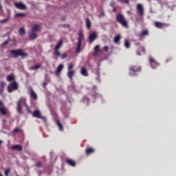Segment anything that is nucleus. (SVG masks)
Returning <instances> with one entry per match:
<instances>
[{
    "label": "nucleus",
    "instance_id": "f257e3e1",
    "mask_svg": "<svg viewBox=\"0 0 176 176\" xmlns=\"http://www.w3.org/2000/svg\"><path fill=\"white\" fill-rule=\"evenodd\" d=\"M86 89L87 90H88V93L87 95L82 97V98L81 99V102H83V104H85L86 105H89V104H90V98H91V97L95 100L98 98L102 104L105 102V98H104V96L97 92V90H98L97 86L96 85H92L91 87L87 86Z\"/></svg>",
    "mask_w": 176,
    "mask_h": 176
},
{
    "label": "nucleus",
    "instance_id": "f03ea898",
    "mask_svg": "<svg viewBox=\"0 0 176 176\" xmlns=\"http://www.w3.org/2000/svg\"><path fill=\"white\" fill-rule=\"evenodd\" d=\"M24 105L25 106V108H26L28 112L29 113H32V112H31V110H30V108L28 107V105H27V104L25 103V98H21L17 102V112H18V113H23L22 108H23V107H24Z\"/></svg>",
    "mask_w": 176,
    "mask_h": 176
},
{
    "label": "nucleus",
    "instance_id": "7ed1b4c3",
    "mask_svg": "<svg viewBox=\"0 0 176 176\" xmlns=\"http://www.w3.org/2000/svg\"><path fill=\"white\" fill-rule=\"evenodd\" d=\"M142 71V67L138 65H132L129 67V76H137L138 72Z\"/></svg>",
    "mask_w": 176,
    "mask_h": 176
},
{
    "label": "nucleus",
    "instance_id": "20e7f679",
    "mask_svg": "<svg viewBox=\"0 0 176 176\" xmlns=\"http://www.w3.org/2000/svg\"><path fill=\"white\" fill-rule=\"evenodd\" d=\"M10 56L11 57H19V56H21V57H27L28 54L24 51L21 50H11Z\"/></svg>",
    "mask_w": 176,
    "mask_h": 176
},
{
    "label": "nucleus",
    "instance_id": "39448f33",
    "mask_svg": "<svg viewBox=\"0 0 176 176\" xmlns=\"http://www.w3.org/2000/svg\"><path fill=\"white\" fill-rule=\"evenodd\" d=\"M83 33L82 32H79L78 33V43L77 47L76 48V53H79L80 52H82V41H83Z\"/></svg>",
    "mask_w": 176,
    "mask_h": 176
},
{
    "label": "nucleus",
    "instance_id": "423d86ee",
    "mask_svg": "<svg viewBox=\"0 0 176 176\" xmlns=\"http://www.w3.org/2000/svg\"><path fill=\"white\" fill-rule=\"evenodd\" d=\"M74 63H70L67 66V76L69 79H70V80H72V78H74V76L75 75V70H74Z\"/></svg>",
    "mask_w": 176,
    "mask_h": 176
},
{
    "label": "nucleus",
    "instance_id": "0eeeda50",
    "mask_svg": "<svg viewBox=\"0 0 176 176\" xmlns=\"http://www.w3.org/2000/svg\"><path fill=\"white\" fill-rule=\"evenodd\" d=\"M148 63L150 64L151 68H152L153 69H156V68H157V67L160 65V63L156 61V59H155V58L152 56H150L148 58Z\"/></svg>",
    "mask_w": 176,
    "mask_h": 176
},
{
    "label": "nucleus",
    "instance_id": "6e6552de",
    "mask_svg": "<svg viewBox=\"0 0 176 176\" xmlns=\"http://www.w3.org/2000/svg\"><path fill=\"white\" fill-rule=\"evenodd\" d=\"M117 21H119L120 24L125 28H127V21L124 19V16L122 14H118L117 15Z\"/></svg>",
    "mask_w": 176,
    "mask_h": 176
},
{
    "label": "nucleus",
    "instance_id": "1a4fd4ad",
    "mask_svg": "<svg viewBox=\"0 0 176 176\" xmlns=\"http://www.w3.org/2000/svg\"><path fill=\"white\" fill-rule=\"evenodd\" d=\"M17 89H19V83H17V82H11L8 86V93H12V91H14V90H17Z\"/></svg>",
    "mask_w": 176,
    "mask_h": 176
},
{
    "label": "nucleus",
    "instance_id": "9d476101",
    "mask_svg": "<svg viewBox=\"0 0 176 176\" xmlns=\"http://www.w3.org/2000/svg\"><path fill=\"white\" fill-rule=\"evenodd\" d=\"M96 152V148L94 147L87 146L85 148V155L87 156H91V155L94 154Z\"/></svg>",
    "mask_w": 176,
    "mask_h": 176
},
{
    "label": "nucleus",
    "instance_id": "9b49d317",
    "mask_svg": "<svg viewBox=\"0 0 176 176\" xmlns=\"http://www.w3.org/2000/svg\"><path fill=\"white\" fill-rule=\"evenodd\" d=\"M32 116L34 118H37L38 119H42V114L41 113V111L38 109H36L33 113H32Z\"/></svg>",
    "mask_w": 176,
    "mask_h": 176
},
{
    "label": "nucleus",
    "instance_id": "f8f14e48",
    "mask_svg": "<svg viewBox=\"0 0 176 176\" xmlns=\"http://www.w3.org/2000/svg\"><path fill=\"white\" fill-rule=\"evenodd\" d=\"M14 6L17 8V9H20L21 10H24L26 8L25 5H24V3H23L22 2H15Z\"/></svg>",
    "mask_w": 176,
    "mask_h": 176
},
{
    "label": "nucleus",
    "instance_id": "ddd939ff",
    "mask_svg": "<svg viewBox=\"0 0 176 176\" xmlns=\"http://www.w3.org/2000/svg\"><path fill=\"white\" fill-rule=\"evenodd\" d=\"M63 69H64V65L60 64L58 66L56 71L55 72L56 76H58V75H60V74H61V71H63Z\"/></svg>",
    "mask_w": 176,
    "mask_h": 176
},
{
    "label": "nucleus",
    "instance_id": "4468645a",
    "mask_svg": "<svg viewBox=\"0 0 176 176\" xmlns=\"http://www.w3.org/2000/svg\"><path fill=\"white\" fill-rule=\"evenodd\" d=\"M137 10L141 16H144V7L142 4L139 3L137 5Z\"/></svg>",
    "mask_w": 176,
    "mask_h": 176
},
{
    "label": "nucleus",
    "instance_id": "2eb2a0df",
    "mask_svg": "<svg viewBox=\"0 0 176 176\" xmlns=\"http://www.w3.org/2000/svg\"><path fill=\"white\" fill-rule=\"evenodd\" d=\"M96 38L97 33H92L89 36V41L90 42V43H91L92 42H94V41H96Z\"/></svg>",
    "mask_w": 176,
    "mask_h": 176
},
{
    "label": "nucleus",
    "instance_id": "dca6fc26",
    "mask_svg": "<svg viewBox=\"0 0 176 176\" xmlns=\"http://www.w3.org/2000/svg\"><path fill=\"white\" fill-rule=\"evenodd\" d=\"M32 31H34V32H39L41 31V25L34 24L32 26Z\"/></svg>",
    "mask_w": 176,
    "mask_h": 176
},
{
    "label": "nucleus",
    "instance_id": "f3484780",
    "mask_svg": "<svg viewBox=\"0 0 176 176\" xmlns=\"http://www.w3.org/2000/svg\"><path fill=\"white\" fill-rule=\"evenodd\" d=\"M80 74L82 76H89V73L87 72V69L86 67H82L80 69Z\"/></svg>",
    "mask_w": 176,
    "mask_h": 176
},
{
    "label": "nucleus",
    "instance_id": "a211bd4d",
    "mask_svg": "<svg viewBox=\"0 0 176 176\" xmlns=\"http://www.w3.org/2000/svg\"><path fill=\"white\" fill-rule=\"evenodd\" d=\"M29 36L30 39H36V38H38V35H36V32H34L33 30H31L30 32H29Z\"/></svg>",
    "mask_w": 176,
    "mask_h": 176
},
{
    "label": "nucleus",
    "instance_id": "6ab92c4d",
    "mask_svg": "<svg viewBox=\"0 0 176 176\" xmlns=\"http://www.w3.org/2000/svg\"><path fill=\"white\" fill-rule=\"evenodd\" d=\"M41 68V65H36L34 66H32L29 67V71H33L34 72H36L38 69Z\"/></svg>",
    "mask_w": 176,
    "mask_h": 176
},
{
    "label": "nucleus",
    "instance_id": "aec40b11",
    "mask_svg": "<svg viewBox=\"0 0 176 176\" xmlns=\"http://www.w3.org/2000/svg\"><path fill=\"white\" fill-rule=\"evenodd\" d=\"M56 123L58 130L60 131H64V126H63V124H61L58 120H56Z\"/></svg>",
    "mask_w": 176,
    "mask_h": 176
},
{
    "label": "nucleus",
    "instance_id": "412c9836",
    "mask_svg": "<svg viewBox=\"0 0 176 176\" xmlns=\"http://www.w3.org/2000/svg\"><path fill=\"white\" fill-rule=\"evenodd\" d=\"M124 46L126 49H130L131 47V43L128 39H125L124 42Z\"/></svg>",
    "mask_w": 176,
    "mask_h": 176
},
{
    "label": "nucleus",
    "instance_id": "4be33fe9",
    "mask_svg": "<svg viewBox=\"0 0 176 176\" xmlns=\"http://www.w3.org/2000/svg\"><path fill=\"white\" fill-rule=\"evenodd\" d=\"M148 34H149V32H148V30H143L140 32V37L144 38V36H148Z\"/></svg>",
    "mask_w": 176,
    "mask_h": 176
},
{
    "label": "nucleus",
    "instance_id": "5701e85b",
    "mask_svg": "<svg viewBox=\"0 0 176 176\" xmlns=\"http://www.w3.org/2000/svg\"><path fill=\"white\" fill-rule=\"evenodd\" d=\"M63 46V40H60L54 47V50H58Z\"/></svg>",
    "mask_w": 176,
    "mask_h": 176
},
{
    "label": "nucleus",
    "instance_id": "b1692460",
    "mask_svg": "<svg viewBox=\"0 0 176 176\" xmlns=\"http://www.w3.org/2000/svg\"><path fill=\"white\" fill-rule=\"evenodd\" d=\"M30 96L34 100H37V98H38V96L36 95V93H35V91H34V90H32V89L30 90Z\"/></svg>",
    "mask_w": 176,
    "mask_h": 176
},
{
    "label": "nucleus",
    "instance_id": "393cba45",
    "mask_svg": "<svg viewBox=\"0 0 176 176\" xmlns=\"http://www.w3.org/2000/svg\"><path fill=\"white\" fill-rule=\"evenodd\" d=\"M12 149H14L15 151H23V147L20 144H16L12 146Z\"/></svg>",
    "mask_w": 176,
    "mask_h": 176
},
{
    "label": "nucleus",
    "instance_id": "a878e982",
    "mask_svg": "<svg viewBox=\"0 0 176 176\" xmlns=\"http://www.w3.org/2000/svg\"><path fill=\"white\" fill-rule=\"evenodd\" d=\"M67 163L69 166H72V167H75V166H76V163L72 160H67Z\"/></svg>",
    "mask_w": 176,
    "mask_h": 176
},
{
    "label": "nucleus",
    "instance_id": "bb28decb",
    "mask_svg": "<svg viewBox=\"0 0 176 176\" xmlns=\"http://www.w3.org/2000/svg\"><path fill=\"white\" fill-rule=\"evenodd\" d=\"M120 39H122V36H120V34H117L113 39L114 43H118V42H119Z\"/></svg>",
    "mask_w": 176,
    "mask_h": 176
},
{
    "label": "nucleus",
    "instance_id": "cd10ccee",
    "mask_svg": "<svg viewBox=\"0 0 176 176\" xmlns=\"http://www.w3.org/2000/svg\"><path fill=\"white\" fill-rule=\"evenodd\" d=\"M19 34L21 35V36L25 35V29H24V28H21L19 30Z\"/></svg>",
    "mask_w": 176,
    "mask_h": 176
},
{
    "label": "nucleus",
    "instance_id": "c85d7f7f",
    "mask_svg": "<svg viewBox=\"0 0 176 176\" xmlns=\"http://www.w3.org/2000/svg\"><path fill=\"white\" fill-rule=\"evenodd\" d=\"M0 112L2 113V115H6V109H5V107L2 104L0 106Z\"/></svg>",
    "mask_w": 176,
    "mask_h": 176
},
{
    "label": "nucleus",
    "instance_id": "c756f323",
    "mask_svg": "<svg viewBox=\"0 0 176 176\" xmlns=\"http://www.w3.org/2000/svg\"><path fill=\"white\" fill-rule=\"evenodd\" d=\"M7 80L8 82H12V80H14V76L13 74H10L7 76Z\"/></svg>",
    "mask_w": 176,
    "mask_h": 176
},
{
    "label": "nucleus",
    "instance_id": "7c9ffc66",
    "mask_svg": "<svg viewBox=\"0 0 176 176\" xmlns=\"http://www.w3.org/2000/svg\"><path fill=\"white\" fill-rule=\"evenodd\" d=\"M141 52H137L138 56H142V54H145V48L143 47H140Z\"/></svg>",
    "mask_w": 176,
    "mask_h": 176
},
{
    "label": "nucleus",
    "instance_id": "2f4dec72",
    "mask_svg": "<svg viewBox=\"0 0 176 176\" xmlns=\"http://www.w3.org/2000/svg\"><path fill=\"white\" fill-rule=\"evenodd\" d=\"M155 25L157 28H163V23L160 22H155Z\"/></svg>",
    "mask_w": 176,
    "mask_h": 176
},
{
    "label": "nucleus",
    "instance_id": "473e14b6",
    "mask_svg": "<svg viewBox=\"0 0 176 176\" xmlns=\"http://www.w3.org/2000/svg\"><path fill=\"white\" fill-rule=\"evenodd\" d=\"M96 74L98 76L95 78V80L96 82L100 83L101 82V79L100 78V72L98 71Z\"/></svg>",
    "mask_w": 176,
    "mask_h": 176
},
{
    "label": "nucleus",
    "instance_id": "72a5a7b5",
    "mask_svg": "<svg viewBox=\"0 0 176 176\" xmlns=\"http://www.w3.org/2000/svg\"><path fill=\"white\" fill-rule=\"evenodd\" d=\"M86 25L88 30L90 29V27H91V22L89 20V19H86Z\"/></svg>",
    "mask_w": 176,
    "mask_h": 176
},
{
    "label": "nucleus",
    "instance_id": "f704fd0d",
    "mask_svg": "<svg viewBox=\"0 0 176 176\" xmlns=\"http://www.w3.org/2000/svg\"><path fill=\"white\" fill-rule=\"evenodd\" d=\"M94 56H97V54L98 53V52H100V45H96L95 47H94Z\"/></svg>",
    "mask_w": 176,
    "mask_h": 176
},
{
    "label": "nucleus",
    "instance_id": "c9c22d12",
    "mask_svg": "<svg viewBox=\"0 0 176 176\" xmlns=\"http://www.w3.org/2000/svg\"><path fill=\"white\" fill-rule=\"evenodd\" d=\"M24 16H25L24 13L17 12L15 14V17H24Z\"/></svg>",
    "mask_w": 176,
    "mask_h": 176
},
{
    "label": "nucleus",
    "instance_id": "e433bc0d",
    "mask_svg": "<svg viewBox=\"0 0 176 176\" xmlns=\"http://www.w3.org/2000/svg\"><path fill=\"white\" fill-rule=\"evenodd\" d=\"M8 20H9V18L0 20V24H6V23H8Z\"/></svg>",
    "mask_w": 176,
    "mask_h": 176
},
{
    "label": "nucleus",
    "instance_id": "4c0bfd02",
    "mask_svg": "<svg viewBox=\"0 0 176 176\" xmlns=\"http://www.w3.org/2000/svg\"><path fill=\"white\" fill-rule=\"evenodd\" d=\"M0 86H1V88L5 87L6 86V82H3V81H1V84H0Z\"/></svg>",
    "mask_w": 176,
    "mask_h": 176
},
{
    "label": "nucleus",
    "instance_id": "58836bf2",
    "mask_svg": "<svg viewBox=\"0 0 176 176\" xmlns=\"http://www.w3.org/2000/svg\"><path fill=\"white\" fill-rule=\"evenodd\" d=\"M14 133L16 134L17 133H20V129L16 128L14 129Z\"/></svg>",
    "mask_w": 176,
    "mask_h": 176
},
{
    "label": "nucleus",
    "instance_id": "ea45409f",
    "mask_svg": "<svg viewBox=\"0 0 176 176\" xmlns=\"http://www.w3.org/2000/svg\"><path fill=\"white\" fill-rule=\"evenodd\" d=\"M120 2H122L123 3H129V0H118Z\"/></svg>",
    "mask_w": 176,
    "mask_h": 176
},
{
    "label": "nucleus",
    "instance_id": "a19ab883",
    "mask_svg": "<svg viewBox=\"0 0 176 176\" xmlns=\"http://www.w3.org/2000/svg\"><path fill=\"white\" fill-rule=\"evenodd\" d=\"M9 173H10V169L6 170V171H5V175H6V176L9 175Z\"/></svg>",
    "mask_w": 176,
    "mask_h": 176
},
{
    "label": "nucleus",
    "instance_id": "79ce46f5",
    "mask_svg": "<svg viewBox=\"0 0 176 176\" xmlns=\"http://www.w3.org/2000/svg\"><path fill=\"white\" fill-rule=\"evenodd\" d=\"M54 54H56V56H61V53H60L58 50H55Z\"/></svg>",
    "mask_w": 176,
    "mask_h": 176
},
{
    "label": "nucleus",
    "instance_id": "37998d69",
    "mask_svg": "<svg viewBox=\"0 0 176 176\" xmlns=\"http://www.w3.org/2000/svg\"><path fill=\"white\" fill-rule=\"evenodd\" d=\"M61 58L64 60V58H67V54H63L61 55Z\"/></svg>",
    "mask_w": 176,
    "mask_h": 176
},
{
    "label": "nucleus",
    "instance_id": "c03bdc74",
    "mask_svg": "<svg viewBox=\"0 0 176 176\" xmlns=\"http://www.w3.org/2000/svg\"><path fill=\"white\" fill-rule=\"evenodd\" d=\"M9 43V40L6 41L4 43H3V46H6Z\"/></svg>",
    "mask_w": 176,
    "mask_h": 176
},
{
    "label": "nucleus",
    "instance_id": "a18cd8bd",
    "mask_svg": "<svg viewBox=\"0 0 176 176\" xmlns=\"http://www.w3.org/2000/svg\"><path fill=\"white\" fill-rule=\"evenodd\" d=\"M108 49H109L108 46H104V47H103L104 52H108Z\"/></svg>",
    "mask_w": 176,
    "mask_h": 176
},
{
    "label": "nucleus",
    "instance_id": "49530a36",
    "mask_svg": "<svg viewBox=\"0 0 176 176\" xmlns=\"http://www.w3.org/2000/svg\"><path fill=\"white\" fill-rule=\"evenodd\" d=\"M36 167H42V164L41 162H38L36 164Z\"/></svg>",
    "mask_w": 176,
    "mask_h": 176
},
{
    "label": "nucleus",
    "instance_id": "de8ad7c7",
    "mask_svg": "<svg viewBox=\"0 0 176 176\" xmlns=\"http://www.w3.org/2000/svg\"><path fill=\"white\" fill-rule=\"evenodd\" d=\"M110 5L111 6H115V2L113 1H111V3H110Z\"/></svg>",
    "mask_w": 176,
    "mask_h": 176
},
{
    "label": "nucleus",
    "instance_id": "09e8293b",
    "mask_svg": "<svg viewBox=\"0 0 176 176\" xmlns=\"http://www.w3.org/2000/svg\"><path fill=\"white\" fill-rule=\"evenodd\" d=\"M64 108H65V109H67V110L71 109V107H67V106H65Z\"/></svg>",
    "mask_w": 176,
    "mask_h": 176
},
{
    "label": "nucleus",
    "instance_id": "8fccbe9b",
    "mask_svg": "<svg viewBox=\"0 0 176 176\" xmlns=\"http://www.w3.org/2000/svg\"><path fill=\"white\" fill-rule=\"evenodd\" d=\"M47 85V82H44L43 84V87H46Z\"/></svg>",
    "mask_w": 176,
    "mask_h": 176
},
{
    "label": "nucleus",
    "instance_id": "3c124183",
    "mask_svg": "<svg viewBox=\"0 0 176 176\" xmlns=\"http://www.w3.org/2000/svg\"><path fill=\"white\" fill-rule=\"evenodd\" d=\"M0 9H2V5L0 3Z\"/></svg>",
    "mask_w": 176,
    "mask_h": 176
},
{
    "label": "nucleus",
    "instance_id": "603ef678",
    "mask_svg": "<svg viewBox=\"0 0 176 176\" xmlns=\"http://www.w3.org/2000/svg\"><path fill=\"white\" fill-rule=\"evenodd\" d=\"M0 93L2 94V89H0Z\"/></svg>",
    "mask_w": 176,
    "mask_h": 176
},
{
    "label": "nucleus",
    "instance_id": "864d4df0",
    "mask_svg": "<svg viewBox=\"0 0 176 176\" xmlns=\"http://www.w3.org/2000/svg\"><path fill=\"white\" fill-rule=\"evenodd\" d=\"M0 105H2V102L0 101Z\"/></svg>",
    "mask_w": 176,
    "mask_h": 176
},
{
    "label": "nucleus",
    "instance_id": "5fc2aeb1",
    "mask_svg": "<svg viewBox=\"0 0 176 176\" xmlns=\"http://www.w3.org/2000/svg\"><path fill=\"white\" fill-rule=\"evenodd\" d=\"M1 144H2V141L0 140V145H1Z\"/></svg>",
    "mask_w": 176,
    "mask_h": 176
},
{
    "label": "nucleus",
    "instance_id": "6e6d98bb",
    "mask_svg": "<svg viewBox=\"0 0 176 176\" xmlns=\"http://www.w3.org/2000/svg\"><path fill=\"white\" fill-rule=\"evenodd\" d=\"M0 176H3V175H2V173H0Z\"/></svg>",
    "mask_w": 176,
    "mask_h": 176
},
{
    "label": "nucleus",
    "instance_id": "4d7b16f0",
    "mask_svg": "<svg viewBox=\"0 0 176 176\" xmlns=\"http://www.w3.org/2000/svg\"><path fill=\"white\" fill-rule=\"evenodd\" d=\"M3 122H6V120H3Z\"/></svg>",
    "mask_w": 176,
    "mask_h": 176
}]
</instances>
